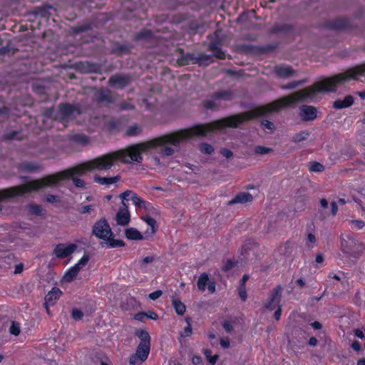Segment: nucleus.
<instances>
[{"label":"nucleus","instance_id":"nucleus-2","mask_svg":"<svg viewBox=\"0 0 365 365\" xmlns=\"http://www.w3.org/2000/svg\"><path fill=\"white\" fill-rule=\"evenodd\" d=\"M231 128L228 117H225L205 124H195L191 128L165 134L145 142L130 145L125 149L116 150L118 161L123 163L133 162L141 163L142 153L155 149L165 143L178 147L181 142L195 136H206L207 133Z\"/></svg>","mask_w":365,"mask_h":365},{"label":"nucleus","instance_id":"nucleus-29","mask_svg":"<svg viewBox=\"0 0 365 365\" xmlns=\"http://www.w3.org/2000/svg\"><path fill=\"white\" fill-rule=\"evenodd\" d=\"M209 282V276L207 273L204 272L200 274V276L198 278L197 284L199 290L204 292L206 288V285L207 284V282Z\"/></svg>","mask_w":365,"mask_h":365},{"label":"nucleus","instance_id":"nucleus-36","mask_svg":"<svg viewBox=\"0 0 365 365\" xmlns=\"http://www.w3.org/2000/svg\"><path fill=\"white\" fill-rule=\"evenodd\" d=\"M324 166L317 161H312L309 163V170L311 172L319 173L324 170Z\"/></svg>","mask_w":365,"mask_h":365},{"label":"nucleus","instance_id":"nucleus-64","mask_svg":"<svg viewBox=\"0 0 365 365\" xmlns=\"http://www.w3.org/2000/svg\"><path fill=\"white\" fill-rule=\"evenodd\" d=\"M220 344L222 348H224V349H227L230 346V340L227 338H226V339H221L220 341Z\"/></svg>","mask_w":365,"mask_h":365},{"label":"nucleus","instance_id":"nucleus-1","mask_svg":"<svg viewBox=\"0 0 365 365\" xmlns=\"http://www.w3.org/2000/svg\"><path fill=\"white\" fill-rule=\"evenodd\" d=\"M345 72L329 77H323L307 86L290 95L280 98L267 105L255 106L252 110L227 116L231 128H237L245 122L266 116L273 112L291 106L299 102L312 101L317 94L336 93L339 86L356 80L359 76H364L365 70H346Z\"/></svg>","mask_w":365,"mask_h":365},{"label":"nucleus","instance_id":"nucleus-39","mask_svg":"<svg viewBox=\"0 0 365 365\" xmlns=\"http://www.w3.org/2000/svg\"><path fill=\"white\" fill-rule=\"evenodd\" d=\"M20 331H21V329H20L19 323L16 321H13L9 327L10 334L12 335H14V336H18V335H19Z\"/></svg>","mask_w":365,"mask_h":365},{"label":"nucleus","instance_id":"nucleus-60","mask_svg":"<svg viewBox=\"0 0 365 365\" xmlns=\"http://www.w3.org/2000/svg\"><path fill=\"white\" fill-rule=\"evenodd\" d=\"M276 308H277V309H276V311L274 313V318L277 321H279L280 319V318H281V316H282V305L278 306Z\"/></svg>","mask_w":365,"mask_h":365},{"label":"nucleus","instance_id":"nucleus-61","mask_svg":"<svg viewBox=\"0 0 365 365\" xmlns=\"http://www.w3.org/2000/svg\"><path fill=\"white\" fill-rule=\"evenodd\" d=\"M75 68H94L91 64H89L88 62H81L79 63H77L75 66Z\"/></svg>","mask_w":365,"mask_h":365},{"label":"nucleus","instance_id":"nucleus-37","mask_svg":"<svg viewBox=\"0 0 365 365\" xmlns=\"http://www.w3.org/2000/svg\"><path fill=\"white\" fill-rule=\"evenodd\" d=\"M297 70H274L277 76L282 78H289L292 76Z\"/></svg>","mask_w":365,"mask_h":365},{"label":"nucleus","instance_id":"nucleus-13","mask_svg":"<svg viewBox=\"0 0 365 365\" xmlns=\"http://www.w3.org/2000/svg\"><path fill=\"white\" fill-rule=\"evenodd\" d=\"M77 249V245L74 243L68 245L60 243L58 244L53 250V253L57 258L64 259L69 257L73 254Z\"/></svg>","mask_w":365,"mask_h":365},{"label":"nucleus","instance_id":"nucleus-54","mask_svg":"<svg viewBox=\"0 0 365 365\" xmlns=\"http://www.w3.org/2000/svg\"><path fill=\"white\" fill-rule=\"evenodd\" d=\"M120 110H133L134 109V106L129 103L122 102L118 105Z\"/></svg>","mask_w":365,"mask_h":365},{"label":"nucleus","instance_id":"nucleus-38","mask_svg":"<svg viewBox=\"0 0 365 365\" xmlns=\"http://www.w3.org/2000/svg\"><path fill=\"white\" fill-rule=\"evenodd\" d=\"M28 211L35 215H41L42 214V207L36 204H30L28 205Z\"/></svg>","mask_w":365,"mask_h":365},{"label":"nucleus","instance_id":"nucleus-43","mask_svg":"<svg viewBox=\"0 0 365 365\" xmlns=\"http://www.w3.org/2000/svg\"><path fill=\"white\" fill-rule=\"evenodd\" d=\"M237 262H235L232 259H227L222 267V270L225 272H228L232 269L235 266H236Z\"/></svg>","mask_w":365,"mask_h":365},{"label":"nucleus","instance_id":"nucleus-22","mask_svg":"<svg viewBox=\"0 0 365 365\" xmlns=\"http://www.w3.org/2000/svg\"><path fill=\"white\" fill-rule=\"evenodd\" d=\"M69 140L82 145H86L89 143V138L83 133L73 134L69 137Z\"/></svg>","mask_w":365,"mask_h":365},{"label":"nucleus","instance_id":"nucleus-5","mask_svg":"<svg viewBox=\"0 0 365 365\" xmlns=\"http://www.w3.org/2000/svg\"><path fill=\"white\" fill-rule=\"evenodd\" d=\"M341 250L343 253L355 259L361 256L364 245L350 232L342 233L340 236Z\"/></svg>","mask_w":365,"mask_h":365},{"label":"nucleus","instance_id":"nucleus-8","mask_svg":"<svg viewBox=\"0 0 365 365\" xmlns=\"http://www.w3.org/2000/svg\"><path fill=\"white\" fill-rule=\"evenodd\" d=\"M123 200H131L135 206L140 209H143L146 212L150 210L153 204L148 201L143 200L142 197L138 196L135 192L131 190H126L120 195Z\"/></svg>","mask_w":365,"mask_h":365},{"label":"nucleus","instance_id":"nucleus-9","mask_svg":"<svg viewBox=\"0 0 365 365\" xmlns=\"http://www.w3.org/2000/svg\"><path fill=\"white\" fill-rule=\"evenodd\" d=\"M282 285L277 284L269 292L267 301L264 304L266 309L272 311L276 309L277 307L282 305Z\"/></svg>","mask_w":365,"mask_h":365},{"label":"nucleus","instance_id":"nucleus-27","mask_svg":"<svg viewBox=\"0 0 365 365\" xmlns=\"http://www.w3.org/2000/svg\"><path fill=\"white\" fill-rule=\"evenodd\" d=\"M142 220L144 222H145L149 227H150L151 232L153 234L155 233L158 231V226L156 220L153 217H150L148 215H146L142 217Z\"/></svg>","mask_w":365,"mask_h":365},{"label":"nucleus","instance_id":"nucleus-40","mask_svg":"<svg viewBox=\"0 0 365 365\" xmlns=\"http://www.w3.org/2000/svg\"><path fill=\"white\" fill-rule=\"evenodd\" d=\"M273 151V149L271 148H267L263 145H257L255 148V153L259 155H265L268 154Z\"/></svg>","mask_w":365,"mask_h":365},{"label":"nucleus","instance_id":"nucleus-32","mask_svg":"<svg viewBox=\"0 0 365 365\" xmlns=\"http://www.w3.org/2000/svg\"><path fill=\"white\" fill-rule=\"evenodd\" d=\"M212 351L211 349H205L203 350V354L208 362L212 365H215L219 359V355L215 354L214 356H212Z\"/></svg>","mask_w":365,"mask_h":365},{"label":"nucleus","instance_id":"nucleus-51","mask_svg":"<svg viewBox=\"0 0 365 365\" xmlns=\"http://www.w3.org/2000/svg\"><path fill=\"white\" fill-rule=\"evenodd\" d=\"M167 143H165L166 145ZM164 145H163V148L161 149V153L164 155H166V156H170L172 155L173 153H174V149L171 147H168V146H164Z\"/></svg>","mask_w":365,"mask_h":365},{"label":"nucleus","instance_id":"nucleus-4","mask_svg":"<svg viewBox=\"0 0 365 365\" xmlns=\"http://www.w3.org/2000/svg\"><path fill=\"white\" fill-rule=\"evenodd\" d=\"M135 335L140 339L135 353L129 358V363L132 365H140L148 359L150 351V336L143 329H136Z\"/></svg>","mask_w":365,"mask_h":365},{"label":"nucleus","instance_id":"nucleus-46","mask_svg":"<svg viewBox=\"0 0 365 365\" xmlns=\"http://www.w3.org/2000/svg\"><path fill=\"white\" fill-rule=\"evenodd\" d=\"M71 317L74 320L79 321L82 319L83 313L81 309L74 308L71 311Z\"/></svg>","mask_w":365,"mask_h":365},{"label":"nucleus","instance_id":"nucleus-15","mask_svg":"<svg viewBox=\"0 0 365 365\" xmlns=\"http://www.w3.org/2000/svg\"><path fill=\"white\" fill-rule=\"evenodd\" d=\"M125 200H122L123 207H120L116 214L117 224L121 226H125L130 221V215L128 209V206L125 203Z\"/></svg>","mask_w":365,"mask_h":365},{"label":"nucleus","instance_id":"nucleus-34","mask_svg":"<svg viewBox=\"0 0 365 365\" xmlns=\"http://www.w3.org/2000/svg\"><path fill=\"white\" fill-rule=\"evenodd\" d=\"M108 243V247L111 248L122 247L125 246V242L122 240L114 239L113 236L108 237L106 240Z\"/></svg>","mask_w":365,"mask_h":365},{"label":"nucleus","instance_id":"nucleus-28","mask_svg":"<svg viewBox=\"0 0 365 365\" xmlns=\"http://www.w3.org/2000/svg\"><path fill=\"white\" fill-rule=\"evenodd\" d=\"M309 135L310 132L309 130H302L292 136V141L296 143H300L302 141L307 140Z\"/></svg>","mask_w":365,"mask_h":365},{"label":"nucleus","instance_id":"nucleus-35","mask_svg":"<svg viewBox=\"0 0 365 365\" xmlns=\"http://www.w3.org/2000/svg\"><path fill=\"white\" fill-rule=\"evenodd\" d=\"M21 133L19 131H9L6 133H4L2 136L3 140H20Z\"/></svg>","mask_w":365,"mask_h":365},{"label":"nucleus","instance_id":"nucleus-11","mask_svg":"<svg viewBox=\"0 0 365 365\" xmlns=\"http://www.w3.org/2000/svg\"><path fill=\"white\" fill-rule=\"evenodd\" d=\"M209 60L210 57L205 54H198L196 56L194 54L188 53L182 58L180 66L197 64L199 66H206L208 65Z\"/></svg>","mask_w":365,"mask_h":365},{"label":"nucleus","instance_id":"nucleus-23","mask_svg":"<svg viewBox=\"0 0 365 365\" xmlns=\"http://www.w3.org/2000/svg\"><path fill=\"white\" fill-rule=\"evenodd\" d=\"M172 304L173 308L178 315L182 316L185 314L186 311L185 305L180 301V299L173 297L172 298Z\"/></svg>","mask_w":365,"mask_h":365},{"label":"nucleus","instance_id":"nucleus-59","mask_svg":"<svg viewBox=\"0 0 365 365\" xmlns=\"http://www.w3.org/2000/svg\"><path fill=\"white\" fill-rule=\"evenodd\" d=\"M220 153L226 158H230L233 156V153L228 148H222L220 150Z\"/></svg>","mask_w":365,"mask_h":365},{"label":"nucleus","instance_id":"nucleus-50","mask_svg":"<svg viewBox=\"0 0 365 365\" xmlns=\"http://www.w3.org/2000/svg\"><path fill=\"white\" fill-rule=\"evenodd\" d=\"M210 48L215 52L216 57L219 58H225V53L221 51L217 47L216 44L214 43H212L210 44Z\"/></svg>","mask_w":365,"mask_h":365},{"label":"nucleus","instance_id":"nucleus-57","mask_svg":"<svg viewBox=\"0 0 365 365\" xmlns=\"http://www.w3.org/2000/svg\"><path fill=\"white\" fill-rule=\"evenodd\" d=\"M304 82V81H293L284 86L282 88L284 89H293Z\"/></svg>","mask_w":365,"mask_h":365},{"label":"nucleus","instance_id":"nucleus-58","mask_svg":"<svg viewBox=\"0 0 365 365\" xmlns=\"http://www.w3.org/2000/svg\"><path fill=\"white\" fill-rule=\"evenodd\" d=\"M222 327L228 333L232 332L233 331V329H234L232 323L230 322H229V321L224 322L222 323Z\"/></svg>","mask_w":365,"mask_h":365},{"label":"nucleus","instance_id":"nucleus-53","mask_svg":"<svg viewBox=\"0 0 365 365\" xmlns=\"http://www.w3.org/2000/svg\"><path fill=\"white\" fill-rule=\"evenodd\" d=\"M155 260V257L153 256H147L143 257L140 262V265L143 267L145 264L148 263H151Z\"/></svg>","mask_w":365,"mask_h":365},{"label":"nucleus","instance_id":"nucleus-45","mask_svg":"<svg viewBox=\"0 0 365 365\" xmlns=\"http://www.w3.org/2000/svg\"><path fill=\"white\" fill-rule=\"evenodd\" d=\"M261 125L264 130H269L270 131H273L275 129L274 123L269 120H262Z\"/></svg>","mask_w":365,"mask_h":365},{"label":"nucleus","instance_id":"nucleus-21","mask_svg":"<svg viewBox=\"0 0 365 365\" xmlns=\"http://www.w3.org/2000/svg\"><path fill=\"white\" fill-rule=\"evenodd\" d=\"M125 237L131 240H141L143 239V235L137 229L130 227L125 230Z\"/></svg>","mask_w":365,"mask_h":365},{"label":"nucleus","instance_id":"nucleus-49","mask_svg":"<svg viewBox=\"0 0 365 365\" xmlns=\"http://www.w3.org/2000/svg\"><path fill=\"white\" fill-rule=\"evenodd\" d=\"M94 210V205H83L81 207L78 209V212L81 214H86V213H91Z\"/></svg>","mask_w":365,"mask_h":365},{"label":"nucleus","instance_id":"nucleus-25","mask_svg":"<svg viewBox=\"0 0 365 365\" xmlns=\"http://www.w3.org/2000/svg\"><path fill=\"white\" fill-rule=\"evenodd\" d=\"M78 272L79 270L77 266H73L66 272L63 279L68 282H72L76 277Z\"/></svg>","mask_w":365,"mask_h":365},{"label":"nucleus","instance_id":"nucleus-30","mask_svg":"<svg viewBox=\"0 0 365 365\" xmlns=\"http://www.w3.org/2000/svg\"><path fill=\"white\" fill-rule=\"evenodd\" d=\"M217 101H218L214 100L211 97V99L205 100L202 102V105L207 109H210L212 110H219L220 108V105Z\"/></svg>","mask_w":365,"mask_h":365},{"label":"nucleus","instance_id":"nucleus-7","mask_svg":"<svg viewBox=\"0 0 365 365\" xmlns=\"http://www.w3.org/2000/svg\"><path fill=\"white\" fill-rule=\"evenodd\" d=\"M92 234L98 239L104 240L113 235L109 223L104 217L95 222L93 226Z\"/></svg>","mask_w":365,"mask_h":365},{"label":"nucleus","instance_id":"nucleus-55","mask_svg":"<svg viewBox=\"0 0 365 365\" xmlns=\"http://www.w3.org/2000/svg\"><path fill=\"white\" fill-rule=\"evenodd\" d=\"M163 294V292L161 290H156L149 294V299L151 300H156Z\"/></svg>","mask_w":365,"mask_h":365},{"label":"nucleus","instance_id":"nucleus-20","mask_svg":"<svg viewBox=\"0 0 365 365\" xmlns=\"http://www.w3.org/2000/svg\"><path fill=\"white\" fill-rule=\"evenodd\" d=\"M211 97L214 100H223L225 101H231L234 97V93L230 90L227 91H217L211 95Z\"/></svg>","mask_w":365,"mask_h":365},{"label":"nucleus","instance_id":"nucleus-31","mask_svg":"<svg viewBox=\"0 0 365 365\" xmlns=\"http://www.w3.org/2000/svg\"><path fill=\"white\" fill-rule=\"evenodd\" d=\"M354 301L356 305L361 307L365 304V289L357 290L355 293Z\"/></svg>","mask_w":365,"mask_h":365},{"label":"nucleus","instance_id":"nucleus-47","mask_svg":"<svg viewBox=\"0 0 365 365\" xmlns=\"http://www.w3.org/2000/svg\"><path fill=\"white\" fill-rule=\"evenodd\" d=\"M44 201L49 203L59 202L60 197L52 194H48L45 196Z\"/></svg>","mask_w":365,"mask_h":365},{"label":"nucleus","instance_id":"nucleus-26","mask_svg":"<svg viewBox=\"0 0 365 365\" xmlns=\"http://www.w3.org/2000/svg\"><path fill=\"white\" fill-rule=\"evenodd\" d=\"M255 247H257V245L254 241L251 240L246 241L242 247L241 255L244 257V258H247V255H249V251Z\"/></svg>","mask_w":365,"mask_h":365},{"label":"nucleus","instance_id":"nucleus-42","mask_svg":"<svg viewBox=\"0 0 365 365\" xmlns=\"http://www.w3.org/2000/svg\"><path fill=\"white\" fill-rule=\"evenodd\" d=\"M21 168L24 170L32 172L36 170L38 166L32 163H24L21 165Z\"/></svg>","mask_w":365,"mask_h":365},{"label":"nucleus","instance_id":"nucleus-24","mask_svg":"<svg viewBox=\"0 0 365 365\" xmlns=\"http://www.w3.org/2000/svg\"><path fill=\"white\" fill-rule=\"evenodd\" d=\"M142 131H143L142 125H140L138 124H133V125L128 127V128L125 131V135L129 136V137L138 136L142 133Z\"/></svg>","mask_w":365,"mask_h":365},{"label":"nucleus","instance_id":"nucleus-44","mask_svg":"<svg viewBox=\"0 0 365 365\" xmlns=\"http://www.w3.org/2000/svg\"><path fill=\"white\" fill-rule=\"evenodd\" d=\"M89 259V255L84 254L74 266H77L78 270L80 271V269L88 262Z\"/></svg>","mask_w":365,"mask_h":365},{"label":"nucleus","instance_id":"nucleus-19","mask_svg":"<svg viewBox=\"0 0 365 365\" xmlns=\"http://www.w3.org/2000/svg\"><path fill=\"white\" fill-rule=\"evenodd\" d=\"M120 180V177L119 175H115L113 177H101L98 175H96L93 177V181L101 185H110L114 183L119 182Z\"/></svg>","mask_w":365,"mask_h":365},{"label":"nucleus","instance_id":"nucleus-10","mask_svg":"<svg viewBox=\"0 0 365 365\" xmlns=\"http://www.w3.org/2000/svg\"><path fill=\"white\" fill-rule=\"evenodd\" d=\"M117 94L113 93L107 88L101 87L96 90L94 97L98 104H103L107 107L113 104L115 101Z\"/></svg>","mask_w":365,"mask_h":365},{"label":"nucleus","instance_id":"nucleus-33","mask_svg":"<svg viewBox=\"0 0 365 365\" xmlns=\"http://www.w3.org/2000/svg\"><path fill=\"white\" fill-rule=\"evenodd\" d=\"M121 125L122 122L120 119H112L107 123L106 127L110 131H119L120 130Z\"/></svg>","mask_w":365,"mask_h":365},{"label":"nucleus","instance_id":"nucleus-18","mask_svg":"<svg viewBox=\"0 0 365 365\" xmlns=\"http://www.w3.org/2000/svg\"><path fill=\"white\" fill-rule=\"evenodd\" d=\"M354 103L352 96H346L344 99H337L333 102V108L335 109H343L351 106Z\"/></svg>","mask_w":365,"mask_h":365},{"label":"nucleus","instance_id":"nucleus-14","mask_svg":"<svg viewBox=\"0 0 365 365\" xmlns=\"http://www.w3.org/2000/svg\"><path fill=\"white\" fill-rule=\"evenodd\" d=\"M299 115L304 121H312L317 118V110L315 107L302 105L299 108Z\"/></svg>","mask_w":365,"mask_h":365},{"label":"nucleus","instance_id":"nucleus-17","mask_svg":"<svg viewBox=\"0 0 365 365\" xmlns=\"http://www.w3.org/2000/svg\"><path fill=\"white\" fill-rule=\"evenodd\" d=\"M253 200L252 195L249 192H241L236 195L231 200L227 202V205H232L235 204H244L246 202H251Z\"/></svg>","mask_w":365,"mask_h":365},{"label":"nucleus","instance_id":"nucleus-56","mask_svg":"<svg viewBox=\"0 0 365 365\" xmlns=\"http://www.w3.org/2000/svg\"><path fill=\"white\" fill-rule=\"evenodd\" d=\"M307 246L308 247H313V246H311L309 244H314L316 242V237L313 233H309L307 235Z\"/></svg>","mask_w":365,"mask_h":365},{"label":"nucleus","instance_id":"nucleus-16","mask_svg":"<svg viewBox=\"0 0 365 365\" xmlns=\"http://www.w3.org/2000/svg\"><path fill=\"white\" fill-rule=\"evenodd\" d=\"M61 294H62L61 290L59 288L54 287L46 295L45 304L46 306V309H47L48 313H49V309L48 308V306L53 305L56 303V302L60 298Z\"/></svg>","mask_w":365,"mask_h":365},{"label":"nucleus","instance_id":"nucleus-62","mask_svg":"<svg viewBox=\"0 0 365 365\" xmlns=\"http://www.w3.org/2000/svg\"><path fill=\"white\" fill-rule=\"evenodd\" d=\"M151 36V32L149 31H142L138 34V39H143L145 38H148Z\"/></svg>","mask_w":365,"mask_h":365},{"label":"nucleus","instance_id":"nucleus-48","mask_svg":"<svg viewBox=\"0 0 365 365\" xmlns=\"http://www.w3.org/2000/svg\"><path fill=\"white\" fill-rule=\"evenodd\" d=\"M238 294L242 302H245L247 298L246 287H238Z\"/></svg>","mask_w":365,"mask_h":365},{"label":"nucleus","instance_id":"nucleus-3","mask_svg":"<svg viewBox=\"0 0 365 365\" xmlns=\"http://www.w3.org/2000/svg\"><path fill=\"white\" fill-rule=\"evenodd\" d=\"M116 162L119 161L116 151H113L63 170L60 174L63 178H68L73 174H85L87 171L108 170H110Z\"/></svg>","mask_w":365,"mask_h":365},{"label":"nucleus","instance_id":"nucleus-6","mask_svg":"<svg viewBox=\"0 0 365 365\" xmlns=\"http://www.w3.org/2000/svg\"><path fill=\"white\" fill-rule=\"evenodd\" d=\"M58 108L55 119L64 124L73 120L81 113L79 106L68 103H61Z\"/></svg>","mask_w":365,"mask_h":365},{"label":"nucleus","instance_id":"nucleus-52","mask_svg":"<svg viewBox=\"0 0 365 365\" xmlns=\"http://www.w3.org/2000/svg\"><path fill=\"white\" fill-rule=\"evenodd\" d=\"M351 223L354 225L358 230H361L365 227V222L361 220H353L351 221Z\"/></svg>","mask_w":365,"mask_h":365},{"label":"nucleus","instance_id":"nucleus-12","mask_svg":"<svg viewBox=\"0 0 365 365\" xmlns=\"http://www.w3.org/2000/svg\"><path fill=\"white\" fill-rule=\"evenodd\" d=\"M133 78L129 75L115 74L109 78V86L115 89L122 90L128 86Z\"/></svg>","mask_w":365,"mask_h":365},{"label":"nucleus","instance_id":"nucleus-63","mask_svg":"<svg viewBox=\"0 0 365 365\" xmlns=\"http://www.w3.org/2000/svg\"><path fill=\"white\" fill-rule=\"evenodd\" d=\"M145 317L148 319L153 320H157L158 319V315L153 311H148L147 313H145Z\"/></svg>","mask_w":365,"mask_h":365},{"label":"nucleus","instance_id":"nucleus-41","mask_svg":"<svg viewBox=\"0 0 365 365\" xmlns=\"http://www.w3.org/2000/svg\"><path fill=\"white\" fill-rule=\"evenodd\" d=\"M200 150L202 153L205 154H212L214 152L213 147L206 143H202L200 145Z\"/></svg>","mask_w":365,"mask_h":365}]
</instances>
